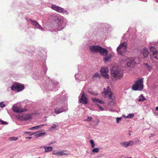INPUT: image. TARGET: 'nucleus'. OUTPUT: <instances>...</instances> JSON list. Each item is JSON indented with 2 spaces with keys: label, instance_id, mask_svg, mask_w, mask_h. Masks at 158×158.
I'll return each mask as SVG.
<instances>
[{
  "label": "nucleus",
  "instance_id": "1",
  "mask_svg": "<svg viewBox=\"0 0 158 158\" xmlns=\"http://www.w3.org/2000/svg\"><path fill=\"white\" fill-rule=\"evenodd\" d=\"M103 93L106 97L108 98V106H112L115 103V97L114 94L110 91V89L108 86L107 87V89H104Z\"/></svg>",
  "mask_w": 158,
  "mask_h": 158
},
{
  "label": "nucleus",
  "instance_id": "2",
  "mask_svg": "<svg viewBox=\"0 0 158 158\" xmlns=\"http://www.w3.org/2000/svg\"><path fill=\"white\" fill-rule=\"evenodd\" d=\"M111 73L112 77L115 80L120 79L123 76V72L117 66H113L111 69Z\"/></svg>",
  "mask_w": 158,
  "mask_h": 158
},
{
  "label": "nucleus",
  "instance_id": "3",
  "mask_svg": "<svg viewBox=\"0 0 158 158\" xmlns=\"http://www.w3.org/2000/svg\"><path fill=\"white\" fill-rule=\"evenodd\" d=\"M127 43L126 42L121 44L117 48L118 53L122 56H124L127 52Z\"/></svg>",
  "mask_w": 158,
  "mask_h": 158
},
{
  "label": "nucleus",
  "instance_id": "4",
  "mask_svg": "<svg viewBox=\"0 0 158 158\" xmlns=\"http://www.w3.org/2000/svg\"><path fill=\"white\" fill-rule=\"evenodd\" d=\"M143 88V79L140 78L135 82L132 85V89L134 91H141Z\"/></svg>",
  "mask_w": 158,
  "mask_h": 158
},
{
  "label": "nucleus",
  "instance_id": "5",
  "mask_svg": "<svg viewBox=\"0 0 158 158\" xmlns=\"http://www.w3.org/2000/svg\"><path fill=\"white\" fill-rule=\"evenodd\" d=\"M55 22L57 25L54 26L55 29H58V31L62 30L65 26V23L64 22L63 19L60 17H56L55 19Z\"/></svg>",
  "mask_w": 158,
  "mask_h": 158
},
{
  "label": "nucleus",
  "instance_id": "6",
  "mask_svg": "<svg viewBox=\"0 0 158 158\" xmlns=\"http://www.w3.org/2000/svg\"><path fill=\"white\" fill-rule=\"evenodd\" d=\"M66 98L64 96L60 97V95H57L55 98L54 103L58 106H62L63 103L66 102Z\"/></svg>",
  "mask_w": 158,
  "mask_h": 158
},
{
  "label": "nucleus",
  "instance_id": "7",
  "mask_svg": "<svg viewBox=\"0 0 158 158\" xmlns=\"http://www.w3.org/2000/svg\"><path fill=\"white\" fill-rule=\"evenodd\" d=\"M123 63L124 64L126 67H133L136 62L135 61L134 58L130 57L126 59H125L122 61Z\"/></svg>",
  "mask_w": 158,
  "mask_h": 158
},
{
  "label": "nucleus",
  "instance_id": "8",
  "mask_svg": "<svg viewBox=\"0 0 158 158\" xmlns=\"http://www.w3.org/2000/svg\"><path fill=\"white\" fill-rule=\"evenodd\" d=\"M149 52L148 49L145 48H143L140 50V55L139 56L140 59H144L148 56Z\"/></svg>",
  "mask_w": 158,
  "mask_h": 158
},
{
  "label": "nucleus",
  "instance_id": "9",
  "mask_svg": "<svg viewBox=\"0 0 158 158\" xmlns=\"http://www.w3.org/2000/svg\"><path fill=\"white\" fill-rule=\"evenodd\" d=\"M24 88L23 85L18 83H15L10 87L11 90H15L18 92L24 89Z\"/></svg>",
  "mask_w": 158,
  "mask_h": 158
},
{
  "label": "nucleus",
  "instance_id": "10",
  "mask_svg": "<svg viewBox=\"0 0 158 158\" xmlns=\"http://www.w3.org/2000/svg\"><path fill=\"white\" fill-rule=\"evenodd\" d=\"M51 8L52 9L59 13H65L66 14L68 13L67 11L66 10L59 6H57L55 5H52Z\"/></svg>",
  "mask_w": 158,
  "mask_h": 158
},
{
  "label": "nucleus",
  "instance_id": "11",
  "mask_svg": "<svg viewBox=\"0 0 158 158\" xmlns=\"http://www.w3.org/2000/svg\"><path fill=\"white\" fill-rule=\"evenodd\" d=\"M80 95H81V97L79 99V103L87 104L88 103V98L85 96V94L84 92H81Z\"/></svg>",
  "mask_w": 158,
  "mask_h": 158
},
{
  "label": "nucleus",
  "instance_id": "12",
  "mask_svg": "<svg viewBox=\"0 0 158 158\" xmlns=\"http://www.w3.org/2000/svg\"><path fill=\"white\" fill-rule=\"evenodd\" d=\"M150 49L152 52L151 57L158 59V51L153 46H150Z\"/></svg>",
  "mask_w": 158,
  "mask_h": 158
},
{
  "label": "nucleus",
  "instance_id": "13",
  "mask_svg": "<svg viewBox=\"0 0 158 158\" xmlns=\"http://www.w3.org/2000/svg\"><path fill=\"white\" fill-rule=\"evenodd\" d=\"M109 69L107 67L102 68L101 69V72L102 75L106 78L108 79L109 76L108 74Z\"/></svg>",
  "mask_w": 158,
  "mask_h": 158
},
{
  "label": "nucleus",
  "instance_id": "14",
  "mask_svg": "<svg viewBox=\"0 0 158 158\" xmlns=\"http://www.w3.org/2000/svg\"><path fill=\"white\" fill-rule=\"evenodd\" d=\"M29 21L30 22H29L31 23L36 28L39 29L42 31H44V29L39 24L37 21L35 20H32L31 19H29Z\"/></svg>",
  "mask_w": 158,
  "mask_h": 158
},
{
  "label": "nucleus",
  "instance_id": "15",
  "mask_svg": "<svg viewBox=\"0 0 158 158\" xmlns=\"http://www.w3.org/2000/svg\"><path fill=\"white\" fill-rule=\"evenodd\" d=\"M100 46L98 45H93L89 47V48L91 52H98Z\"/></svg>",
  "mask_w": 158,
  "mask_h": 158
},
{
  "label": "nucleus",
  "instance_id": "16",
  "mask_svg": "<svg viewBox=\"0 0 158 158\" xmlns=\"http://www.w3.org/2000/svg\"><path fill=\"white\" fill-rule=\"evenodd\" d=\"M134 143V142L132 140L129 141H125L120 143V144L122 147L125 148L132 145Z\"/></svg>",
  "mask_w": 158,
  "mask_h": 158
},
{
  "label": "nucleus",
  "instance_id": "17",
  "mask_svg": "<svg viewBox=\"0 0 158 158\" xmlns=\"http://www.w3.org/2000/svg\"><path fill=\"white\" fill-rule=\"evenodd\" d=\"M102 56H106L108 54V51L106 49L100 46L98 52Z\"/></svg>",
  "mask_w": 158,
  "mask_h": 158
},
{
  "label": "nucleus",
  "instance_id": "18",
  "mask_svg": "<svg viewBox=\"0 0 158 158\" xmlns=\"http://www.w3.org/2000/svg\"><path fill=\"white\" fill-rule=\"evenodd\" d=\"M68 110L67 108H66L65 109L64 108H56L55 109V112L56 114H59L63 112L66 111Z\"/></svg>",
  "mask_w": 158,
  "mask_h": 158
},
{
  "label": "nucleus",
  "instance_id": "19",
  "mask_svg": "<svg viewBox=\"0 0 158 158\" xmlns=\"http://www.w3.org/2000/svg\"><path fill=\"white\" fill-rule=\"evenodd\" d=\"M32 115L29 114H23L20 118L21 120H26L31 118Z\"/></svg>",
  "mask_w": 158,
  "mask_h": 158
},
{
  "label": "nucleus",
  "instance_id": "20",
  "mask_svg": "<svg viewBox=\"0 0 158 158\" xmlns=\"http://www.w3.org/2000/svg\"><path fill=\"white\" fill-rule=\"evenodd\" d=\"M12 109L14 112L18 113H22L23 111L22 109L14 106H13Z\"/></svg>",
  "mask_w": 158,
  "mask_h": 158
},
{
  "label": "nucleus",
  "instance_id": "21",
  "mask_svg": "<svg viewBox=\"0 0 158 158\" xmlns=\"http://www.w3.org/2000/svg\"><path fill=\"white\" fill-rule=\"evenodd\" d=\"M46 125L45 124H43L40 125H37L35 126H34L32 127H30L29 128V130H36V129H41L42 128V127L43 126Z\"/></svg>",
  "mask_w": 158,
  "mask_h": 158
},
{
  "label": "nucleus",
  "instance_id": "22",
  "mask_svg": "<svg viewBox=\"0 0 158 158\" xmlns=\"http://www.w3.org/2000/svg\"><path fill=\"white\" fill-rule=\"evenodd\" d=\"M91 99L92 102L94 103H98L103 105L105 104V102L101 100L98 98L97 99L96 98H91Z\"/></svg>",
  "mask_w": 158,
  "mask_h": 158
},
{
  "label": "nucleus",
  "instance_id": "23",
  "mask_svg": "<svg viewBox=\"0 0 158 158\" xmlns=\"http://www.w3.org/2000/svg\"><path fill=\"white\" fill-rule=\"evenodd\" d=\"M44 148L45 152H49L52 150V147L51 146H44Z\"/></svg>",
  "mask_w": 158,
  "mask_h": 158
},
{
  "label": "nucleus",
  "instance_id": "24",
  "mask_svg": "<svg viewBox=\"0 0 158 158\" xmlns=\"http://www.w3.org/2000/svg\"><path fill=\"white\" fill-rule=\"evenodd\" d=\"M69 154L67 151H61L59 152L58 156H61L64 155H67Z\"/></svg>",
  "mask_w": 158,
  "mask_h": 158
},
{
  "label": "nucleus",
  "instance_id": "25",
  "mask_svg": "<svg viewBox=\"0 0 158 158\" xmlns=\"http://www.w3.org/2000/svg\"><path fill=\"white\" fill-rule=\"evenodd\" d=\"M111 56V55L110 54H109L106 56L104 57L103 58V60L106 62L109 61Z\"/></svg>",
  "mask_w": 158,
  "mask_h": 158
},
{
  "label": "nucleus",
  "instance_id": "26",
  "mask_svg": "<svg viewBox=\"0 0 158 158\" xmlns=\"http://www.w3.org/2000/svg\"><path fill=\"white\" fill-rule=\"evenodd\" d=\"M99 150L100 149L99 148H94L92 150L91 153L93 154L97 153L99 152Z\"/></svg>",
  "mask_w": 158,
  "mask_h": 158
},
{
  "label": "nucleus",
  "instance_id": "27",
  "mask_svg": "<svg viewBox=\"0 0 158 158\" xmlns=\"http://www.w3.org/2000/svg\"><path fill=\"white\" fill-rule=\"evenodd\" d=\"M146 100V98L143 96V94H141L139 97L138 99V101L139 102L143 101Z\"/></svg>",
  "mask_w": 158,
  "mask_h": 158
},
{
  "label": "nucleus",
  "instance_id": "28",
  "mask_svg": "<svg viewBox=\"0 0 158 158\" xmlns=\"http://www.w3.org/2000/svg\"><path fill=\"white\" fill-rule=\"evenodd\" d=\"M46 132H43L41 133H39L35 135V136L36 137H38L41 136H44L46 134Z\"/></svg>",
  "mask_w": 158,
  "mask_h": 158
},
{
  "label": "nucleus",
  "instance_id": "29",
  "mask_svg": "<svg viewBox=\"0 0 158 158\" xmlns=\"http://www.w3.org/2000/svg\"><path fill=\"white\" fill-rule=\"evenodd\" d=\"M100 77V74L98 73H96L94 74L93 77V78L94 80H95L96 78H99Z\"/></svg>",
  "mask_w": 158,
  "mask_h": 158
},
{
  "label": "nucleus",
  "instance_id": "30",
  "mask_svg": "<svg viewBox=\"0 0 158 158\" xmlns=\"http://www.w3.org/2000/svg\"><path fill=\"white\" fill-rule=\"evenodd\" d=\"M88 92L91 95L97 96L98 95V93L97 92H95L93 91H88Z\"/></svg>",
  "mask_w": 158,
  "mask_h": 158
},
{
  "label": "nucleus",
  "instance_id": "31",
  "mask_svg": "<svg viewBox=\"0 0 158 158\" xmlns=\"http://www.w3.org/2000/svg\"><path fill=\"white\" fill-rule=\"evenodd\" d=\"M56 127V126L55 124H53L52 126L49 128V130L50 131H52L53 130L55 129Z\"/></svg>",
  "mask_w": 158,
  "mask_h": 158
},
{
  "label": "nucleus",
  "instance_id": "32",
  "mask_svg": "<svg viewBox=\"0 0 158 158\" xmlns=\"http://www.w3.org/2000/svg\"><path fill=\"white\" fill-rule=\"evenodd\" d=\"M89 142L91 144L92 147V148H94L95 147V144L93 140L91 139L90 140Z\"/></svg>",
  "mask_w": 158,
  "mask_h": 158
},
{
  "label": "nucleus",
  "instance_id": "33",
  "mask_svg": "<svg viewBox=\"0 0 158 158\" xmlns=\"http://www.w3.org/2000/svg\"><path fill=\"white\" fill-rule=\"evenodd\" d=\"M134 116V114H130L127 116L126 118H131Z\"/></svg>",
  "mask_w": 158,
  "mask_h": 158
},
{
  "label": "nucleus",
  "instance_id": "34",
  "mask_svg": "<svg viewBox=\"0 0 158 158\" xmlns=\"http://www.w3.org/2000/svg\"><path fill=\"white\" fill-rule=\"evenodd\" d=\"M10 139L11 141H16L18 139V138L15 137H12L10 138Z\"/></svg>",
  "mask_w": 158,
  "mask_h": 158
},
{
  "label": "nucleus",
  "instance_id": "35",
  "mask_svg": "<svg viewBox=\"0 0 158 158\" xmlns=\"http://www.w3.org/2000/svg\"><path fill=\"white\" fill-rule=\"evenodd\" d=\"M122 117H117L116 118V123H119L121 121V120L122 119Z\"/></svg>",
  "mask_w": 158,
  "mask_h": 158
},
{
  "label": "nucleus",
  "instance_id": "36",
  "mask_svg": "<svg viewBox=\"0 0 158 158\" xmlns=\"http://www.w3.org/2000/svg\"><path fill=\"white\" fill-rule=\"evenodd\" d=\"M145 64V66L147 67V68L149 70H151V68L148 64Z\"/></svg>",
  "mask_w": 158,
  "mask_h": 158
},
{
  "label": "nucleus",
  "instance_id": "37",
  "mask_svg": "<svg viewBox=\"0 0 158 158\" xmlns=\"http://www.w3.org/2000/svg\"><path fill=\"white\" fill-rule=\"evenodd\" d=\"M52 154L53 155H55L57 156H58L59 152H56L55 151H53L52 152Z\"/></svg>",
  "mask_w": 158,
  "mask_h": 158
},
{
  "label": "nucleus",
  "instance_id": "38",
  "mask_svg": "<svg viewBox=\"0 0 158 158\" xmlns=\"http://www.w3.org/2000/svg\"><path fill=\"white\" fill-rule=\"evenodd\" d=\"M0 122H1V124L3 125L7 124H8V123L2 120H0Z\"/></svg>",
  "mask_w": 158,
  "mask_h": 158
},
{
  "label": "nucleus",
  "instance_id": "39",
  "mask_svg": "<svg viewBox=\"0 0 158 158\" xmlns=\"http://www.w3.org/2000/svg\"><path fill=\"white\" fill-rule=\"evenodd\" d=\"M92 119V118L91 117H89L88 116L87 117V119L86 120L87 121H91Z\"/></svg>",
  "mask_w": 158,
  "mask_h": 158
},
{
  "label": "nucleus",
  "instance_id": "40",
  "mask_svg": "<svg viewBox=\"0 0 158 158\" xmlns=\"http://www.w3.org/2000/svg\"><path fill=\"white\" fill-rule=\"evenodd\" d=\"M3 102L0 103V107H4L5 106V105L4 104H3Z\"/></svg>",
  "mask_w": 158,
  "mask_h": 158
},
{
  "label": "nucleus",
  "instance_id": "41",
  "mask_svg": "<svg viewBox=\"0 0 158 158\" xmlns=\"http://www.w3.org/2000/svg\"><path fill=\"white\" fill-rule=\"evenodd\" d=\"M97 105L98 107L101 110L103 111L104 110V109L101 106L98 104L97 103Z\"/></svg>",
  "mask_w": 158,
  "mask_h": 158
},
{
  "label": "nucleus",
  "instance_id": "42",
  "mask_svg": "<svg viewBox=\"0 0 158 158\" xmlns=\"http://www.w3.org/2000/svg\"><path fill=\"white\" fill-rule=\"evenodd\" d=\"M25 133H27V134H30V135H33V134H35V133H33V134H31V133L30 132H29V131H26L25 132Z\"/></svg>",
  "mask_w": 158,
  "mask_h": 158
},
{
  "label": "nucleus",
  "instance_id": "43",
  "mask_svg": "<svg viewBox=\"0 0 158 158\" xmlns=\"http://www.w3.org/2000/svg\"><path fill=\"white\" fill-rule=\"evenodd\" d=\"M55 142H53L52 141H51L48 144L49 145H50L51 144H53L54 143H55Z\"/></svg>",
  "mask_w": 158,
  "mask_h": 158
},
{
  "label": "nucleus",
  "instance_id": "44",
  "mask_svg": "<svg viewBox=\"0 0 158 158\" xmlns=\"http://www.w3.org/2000/svg\"><path fill=\"white\" fill-rule=\"evenodd\" d=\"M44 69L45 70V71H44V73H46L47 72V67H44Z\"/></svg>",
  "mask_w": 158,
  "mask_h": 158
},
{
  "label": "nucleus",
  "instance_id": "45",
  "mask_svg": "<svg viewBox=\"0 0 158 158\" xmlns=\"http://www.w3.org/2000/svg\"><path fill=\"white\" fill-rule=\"evenodd\" d=\"M109 110L111 111V112H114V111H115V110H114L112 109H110Z\"/></svg>",
  "mask_w": 158,
  "mask_h": 158
},
{
  "label": "nucleus",
  "instance_id": "46",
  "mask_svg": "<svg viewBox=\"0 0 158 158\" xmlns=\"http://www.w3.org/2000/svg\"><path fill=\"white\" fill-rule=\"evenodd\" d=\"M140 141L138 139H137V140L135 141L136 143H138Z\"/></svg>",
  "mask_w": 158,
  "mask_h": 158
},
{
  "label": "nucleus",
  "instance_id": "47",
  "mask_svg": "<svg viewBox=\"0 0 158 158\" xmlns=\"http://www.w3.org/2000/svg\"><path fill=\"white\" fill-rule=\"evenodd\" d=\"M53 83L54 84V85H57L58 84V82H56L54 83L53 82Z\"/></svg>",
  "mask_w": 158,
  "mask_h": 158
},
{
  "label": "nucleus",
  "instance_id": "48",
  "mask_svg": "<svg viewBox=\"0 0 158 158\" xmlns=\"http://www.w3.org/2000/svg\"><path fill=\"white\" fill-rule=\"evenodd\" d=\"M44 110L45 111V112L46 113H48L49 112V111H47L46 110Z\"/></svg>",
  "mask_w": 158,
  "mask_h": 158
},
{
  "label": "nucleus",
  "instance_id": "49",
  "mask_svg": "<svg viewBox=\"0 0 158 158\" xmlns=\"http://www.w3.org/2000/svg\"><path fill=\"white\" fill-rule=\"evenodd\" d=\"M31 138H32V137H27L26 138V139H31Z\"/></svg>",
  "mask_w": 158,
  "mask_h": 158
},
{
  "label": "nucleus",
  "instance_id": "50",
  "mask_svg": "<svg viewBox=\"0 0 158 158\" xmlns=\"http://www.w3.org/2000/svg\"><path fill=\"white\" fill-rule=\"evenodd\" d=\"M156 110H158V106L156 107Z\"/></svg>",
  "mask_w": 158,
  "mask_h": 158
},
{
  "label": "nucleus",
  "instance_id": "51",
  "mask_svg": "<svg viewBox=\"0 0 158 158\" xmlns=\"http://www.w3.org/2000/svg\"><path fill=\"white\" fill-rule=\"evenodd\" d=\"M123 117H124V118H126V116H125V115H123Z\"/></svg>",
  "mask_w": 158,
  "mask_h": 158
},
{
  "label": "nucleus",
  "instance_id": "52",
  "mask_svg": "<svg viewBox=\"0 0 158 158\" xmlns=\"http://www.w3.org/2000/svg\"><path fill=\"white\" fill-rule=\"evenodd\" d=\"M77 74H76L75 75V78H76V77H77Z\"/></svg>",
  "mask_w": 158,
  "mask_h": 158
},
{
  "label": "nucleus",
  "instance_id": "53",
  "mask_svg": "<svg viewBox=\"0 0 158 158\" xmlns=\"http://www.w3.org/2000/svg\"><path fill=\"white\" fill-rule=\"evenodd\" d=\"M128 134L129 135H131V133H128Z\"/></svg>",
  "mask_w": 158,
  "mask_h": 158
},
{
  "label": "nucleus",
  "instance_id": "54",
  "mask_svg": "<svg viewBox=\"0 0 158 158\" xmlns=\"http://www.w3.org/2000/svg\"><path fill=\"white\" fill-rule=\"evenodd\" d=\"M143 1L144 2H146L147 1V0H143Z\"/></svg>",
  "mask_w": 158,
  "mask_h": 158
},
{
  "label": "nucleus",
  "instance_id": "55",
  "mask_svg": "<svg viewBox=\"0 0 158 158\" xmlns=\"http://www.w3.org/2000/svg\"><path fill=\"white\" fill-rule=\"evenodd\" d=\"M157 2H158V0H155Z\"/></svg>",
  "mask_w": 158,
  "mask_h": 158
},
{
  "label": "nucleus",
  "instance_id": "56",
  "mask_svg": "<svg viewBox=\"0 0 158 158\" xmlns=\"http://www.w3.org/2000/svg\"><path fill=\"white\" fill-rule=\"evenodd\" d=\"M53 80H51V82H53Z\"/></svg>",
  "mask_w": 158,
  "mask_h": 158
},
{
  "label": "nucleus",
  "instance_id": "57",
  "mask_svg": "<svg viewBox=\"0 0 158 158\" xmlns=\"http://www.w3.org/2000/svg\"><path fill=\"white\" fill-rule=\"evenodd\" d=\"M156 115H158V113L156 114Z\"/></svg>",
  "mask_w": 158,
  "mask_h": 158
},
{
  "label": "nucleus",
  "instance_id": "58",
  "mask_svg": "<svg viewBox=\"0 0 158 158\" xmlns=\"http://www.w3.org/2000/svg\"><path fill=\"white\" fill-rule=\"evenodd\" d=\"M127 158H132L130 157H127Z\"/></svg>",
  "mask_w": 158,
  "mask_h": 158
},
{
  "label": "nucleus",
  "instance_id": "59",
  "mask_svg": "<svg viewBox=\"0 0 158 158\" xmlns=\"http://www.w3.org/2000/svg\"><path fill=\"white\" fill-rule=\"evenodd\" d=\"M155 158H157V157H155Z\"/></svg>",
  "mask_w": 158,
  "mask_h": 158
},
{
  "label": "nucleus",
  "instance_id": "60",
  "mask_svg": "<svg viewBox=\"0 0 158 158\" xmlns=\"http://www.w3.org/2000/svg\"><path fill=\"white\" fill-rule=\"evenodd\" d=\"M47 121V119H45V121Z\"/></svg>",
  "mask_w": 158,
  "mask_h": 158
}]
</instances>
